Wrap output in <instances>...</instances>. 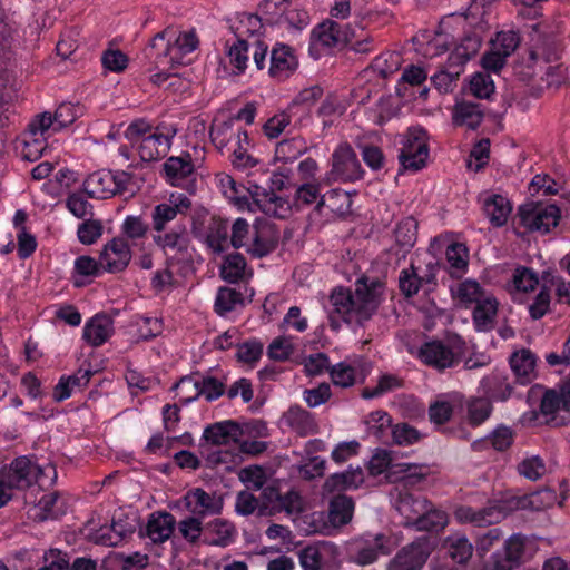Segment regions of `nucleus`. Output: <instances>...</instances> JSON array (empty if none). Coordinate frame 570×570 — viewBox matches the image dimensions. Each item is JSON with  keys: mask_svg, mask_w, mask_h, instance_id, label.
I'll list each match as a JSON object with an SVG mask.
<instances>
[{"mask_svg": "<svg viewBox=\"0 0 570 570\" xmlns=\"http://www.w3.org/2000/svg\"><path fill=\"white\" fill-rule=\"evenodd\" d=\"M163 171L168 184L183 187L185 181L195 173V165L189 153L170 156L163 164Z\"/></svg>", "mask_w": 570, "mask_h": 570, "instance_id": "nucleus-17", "label": "nucleus"}, {"mask_svg": "<svg viewBox=\"0 0 570 570\" xmlns=\"http://www.w3.org/2000/svg\"><path fill=\"white\" fill-rule=\"evenodd\" d=\"M169 145V138L163 134H150L144 137L138 151L142 161H154L163 157Z\"/></svg>", "mask_w": 570, "mask_h": 570, "instance_id": "nucleus-32", "label": "nucleus"}, {"mask_svg": "<svg viewBox=\"0 0 570 570\" xmlns=\"http://www.w3.org/2000/svg\"><path fill=\"white\" fill-rule=\"evenodd\" d=\"M191 232L195 238L205 244L207 249L215 255H220L228 248L229 224L227 219L212 216L202 226L194 223Z\"/></svg>", "mask_w": 570, "mask_h": 570, "instance_id": "nucleus-9", "label": "nucleus"}, {"mask_svg": "<svg viewBox=\"0 0 570 570\" xmlns=\"http://www.w3.org/2000/svg\"><path fill=\"white\" fill-rule=\"evenodd\" d=\"M492 404L488 399L479 397L468 403V420L472 426L482 424L491 414Z\"/></svg>", "mask_w": 570, "mask_h": 570, "instance_id": "nucleus-53", "label": "nucleus"}, {"mask_svg": "<svg viewBox=\"0 0 570 570\" xmlns=\"http://www.w3.org/2000/svg\"><path fill=\"white\" fill-rule=\"evenodd\" d=\"M350 40V32L342 30L340 23L326 20L317 24L311 33L309 55L318 59L325 51L344 46Z\"/></svg>", "mask_w": 570, "mask_h": 570, "instance_id": "nucleus-10", "label": "nucleus"}, {"mask_svg": "<svg viewBox=\"0 0 570 570\" xmlns=\"http://www.w3.org/2000/svg\"><path fill=\"white\" fill-rule=\"evenodd\" d=\"M487 297L483 288L476 281L466 279L459 285L458 298L466 307L471 304H478Z\"/></svg>", "mask_w": 570, "mask_h": 570, "instance_id": "nucleus-52", "label": "nucleus"}, {"mask_svg": "<svg viewBox=\"0 0 570 570\" xmlns=\"http://www.w3.org/2000/svg\"><path fill=\"white\" fill-rule=\"evenodd\" d=\"M352 205L351 196L347 191L342 189H332L328 193L321 196L320 200L315 206V210L321 213L324 206L328 207L330 210L337 215H345L350 212Z\"/></svg>", "mask_w": 570, "mask_h": 570, "instance_id": "nucleus-34", "label": "nucleus"}, {"mask_svg": "<svg viewBox=\"0 0 570 570\" xmlns=\"http://www.w3.org/2000/svg\"><path fill=\"white\" fill-rule=\"evenodd\" d=\"M385 291V283L377 277L361 276L355 291L336 287L330 295V326L337 331L340 321L364 326L376 314Z\"/></svg>", "mask_w": 570, "mask_h": 570, "instance_id": "nucleus-1", "label": "nucleus"}, {"mask_svg": "<svg viewBox=\"0 0 570 570\" xmlns=\"http://www.w3.org/2000/svg\"><path fill=\"white\" fill-rule=\"evenodd\" d=\"M279 234L274 224L267 220H256L252 226L250 243L247 246V253L262 258L271 254L278 245Z\"/></svg>", "mask_w": 570, "mask_h": 570, "instance_id": "nucleus-13", "label": "nucleus"}, {"mask_svg": "<svg viewBox=\"0 0 570 570\" xmlns=\"http://www.w3.org/2000/svg\"><path fill=\"white\" fill-rule=\"evenodd\" d=\"M331 380L334 385L341 387H350L355 384V368L344 362L328 368Z\"/></svg>", "mask_w": 570, "mask_h": 570, "instance_id": "nucleus-58", "label": "nucleus"}, {"mask_svg": "<svg viewBox=\"0 0 570 570\" xmlns=\"http://www.w3.org/2000/svg\"><path fill=\"white\" fill-rule=\"evenodd\" d=\"M448 524V514L434 508L433 503H429V508L423 510V513L416 518L413 524L410 528L415 529L416 531H426V532H439L445 528Z\"/></svg>", "mask_w": 570, "mask_h": 570, "instance_id": "nucleus-30", "label": "nucleus"}, {"mask_svg": "<svg viewBox=\"0 0 570 570\" xmlns=\"http://www.w3.org/2000/svg\"><path fill=\"white\" fill-rule=\"evenodd\" d=\"M518 217L528 230L547 234L558 225L561 213L556 205L529 202L518 208Z\"/></svg>", "mask_w": 570, "mask_h": 570, "instance_id": "nucleus-7", "label": "nucleus"}, {"mask_svg": "<svg viewBox=\"0 0 570 570\" xmlns=\"http://www.w3.org/2000/svg\"><path fill=\"white\" fill-rule=\"evenodd\" d=\"M558 499L554 490L543 488L527 494V504L529 511H542L553 507Z\"/></svg>", "mask_w": 570, "mask_h": 570, "instance_id": "nucleus-50", "label": "nucleus"}, {"mask_svg": "<svg viewBox=\"0 0 570 570\" xmlns=\"http://www.w3.org/2000/svg\"><path fill=\"white\" fill-rule=\"evenodd\" d=\"M470 91L479 99H489L494 92V82L489 73L476 72L470 79Z\"/></svg>", "mask_w": 570, "mask_h": 570, "instance_id": "nucleus-57", "label": "nucleus"}, {"mask_svg": "<svg viewBox=\"0 0 570 570\" xmlns=\"http://www.w3.org/2000/svg\"><path fill=\"white\" fill-rule=\"evenodd\" d=\"M179 534L190 544H197L204 537L205 527L203 519L196 515H189L176 523Z\"/></svg>", "mask_w": 570, "mask_h": 570, "instance_id": "nucleus-47", "label": "nucleus"}, {"mask_svg": "<svg viewBox=\"0 0 570 570\" xmlns=\"http://www.w3.org/2000/svg\"><path fill=\"white\" fill-rule=\"evenodd\" d=\"M485 108L480 102L469 100L458 101L452 111V120L456 126H465L475 130L482 124Z\"/></svg>", "mask_w": 570, "mask_h": 570, "instance_id": "nucleus-25", "label": "nucleus"}, {"mask_svg": "<svg viewBox=\"0 0 570 570\" xmlns=\"http://www.w3.org/2000/svg\"><path fill=\"white\" fill-rule=\"evenodd\" d=\"M101 264L105 272H122L131 259V249L125 237H114L100 253Z\"/></svg>", "mask_w": 570, "mask_h": 570, "instance_id": "nucleus-14", "label": "nucleus"}, {"mask_svg": "<svg viewBox=\"0 0 570 570\" xmlns=\"http://www.w3.org/2000/svg\"><path fill=\"white\" fill-rule=\"evenodd\" d=\"M114 334V320L105 314H96L85 325L82 338L92 347L101 346Z\"/></svg>", "mask_w": 570, "mask_h": 570, "instance_id": "nucleus-21", "label": "nucleus"}, {"mask_svg": "<svg viewBox=\"0 0 570 570\" xmlns=\"http://www.w3.org/2000/svg\"><path fill=\"white\" fill-rule=\"evenodd\" d=\"M250 195L258 208L268 216L285 218L291 212L288 200L277 196L273 190L254 186Z\"/></svg>", "mask_w": 570, "mask_h": 570, "instance_id": "nucleus-18", "label": "nucleus"}, {"mask_svg": "<svg viewBox=\"0 0 570 570\" xmlns=\"http://www.w3.org/2000/svg\"><path fill=\"white\" fill-rule=\"evenodd\" d=\"M131 179L130 173L101 169L85 179L83 189L90 198L106 199L126 193Z\"/></svg>", "mask_w": 570, "mask_h": 570, "instance_id": "nucleus-5", "label": "nucleus"}, {"mask_svg": "<svg viewBox=\"0 0 570 570\" xmlns=\"http://www.w3.org/2000/svg\"><path fill=\"white\" fill-rule=\"evenodd\" d=\"M490 509L498 512L500 515L498 518V523L503 520L508 514L519 511V510H528L527 504V494L522 495H507L505 498L490 503Z\"/></svg>", "mask_w": 570, "mask_h": 570, "instance_id": "nucleus-48", "label": "nucleus"}, {"mask_svg": "<svg viewBox=\"0 0 570 570\" xmlns=\"http://www.w3.org/2000/svg\"><path fill=\"white\" fill-rule=\"evenodd\" d=\"M104 226L101 220L86 218L83 223L78 226L77 236L81 244H95L102 235Z\"/></svg>", "mask_w": 570, "mask_h": 570, "instance_id": "nucleus-54", "label": "nucleus"}, {"mask_svg": "<svg viewBox=\"0 0 570 570\" xmlns=\"http://www.w3.org/2000/svg\"><path fill=\"white\" fill-rule=\"evenodd\" d=\"M364 482V473L361 466L353 468L352 465L344 472L331 474L323 484V491L326 493H337L357 489Z\"/></svg>", "mask_w": 570, "mask_h": 570, "instance_id": "nucleus-23", "label": "nucleus"}, {"mask_svg": "<svg viewBox=\"0 0 570 570\" xmlns=\"http://www.w3.org/2000/svg\"><path fill=\"white\" fill-rule=\"evenodd\" d=\"M399 288L401 293L407 298L413 297L419 293L421 288V282L414 265H411L409 268H404L400 272Z\"/></svg>", "mask_w": 570, "mask_h": 570, "instance_id": "nucleus-56", "label": "nucleus"}, {"mask_svg": "<svg viewBox=\"0 0 570 570\" xmlns=\"http://www.w3.org/2000/svg\"><path fill=\"white\" fill-rule=\"evenodd\" d=\"M481 43L482 40L479 35L469 33L455 46L449 58L452 62L454 61V63L463 68V66L479 52Z\"/></svg>", "mask_w": 570, "mask_h": 570, "instance_id": "nucleus-38", "label": "nucleus"}, {"mask_svg": "<svg viewBox=\"0 0 570 570\" xmlns=\"http://www.w3.org/2000/svg\"><path fill=\"white\" fill-rule=\"evenodd\" d=\"M355 503L346 494H335L328 502V521L334 528H341L352 521Z\"/></svg>", "mask_w": 570, "mask_h": 570, "instance_id": "nucleus-27", "label": "nucleus"}, {"mask_svg": "<svg viewBox=\"0 0 570 570\" xmlns=\"http://www.w3.org/2000/svg\"><path fill=\"white\" fill-rule=\"evenodd\" d=\"M367 470L374 476L386 472L390 482H397L396 464L392 462L391 452L385 449L376 450L368 461Z\"/></svg>", "mask_w": 570, "mask_h": 570, "instance_id": "nucleus-37", "label": "nucleus"}, {"mask_svg": "<svg viewBox=\"0 0 570 570\" xmlns=\"http://www.w3.org/2000/svg\"><path fill=\"white\" fill-rule=\"evenodd\" d=\"M237 305H244L243 294L230 287H220L216 294L214 309L219 316L234 311Z\"/></svg>", "mask_w": 570, "mask_h": 570, "instance_id": "nucleus-42", "label": "nucleus"}, {"mask_svg": "<svg viewBox=\"0 0 570 570\" xmlns=\"http://www.w3.org/2000/svg\"><path fill=\"white\" fill-rule=\"evenodd\" d=\"M45 566L38 570H70L69 557L58 549H50L43 556Z\"/></svg>", "mask_w": 570, "mask_h": 570, "instance_id": "nucleus-64", "label": "nucleus"}, {"mask_svg": "<svg viewBox=\"0 0 570 570\" xmlns=\"http://www.w3.org/2000/svg\"><path fill=\"white\" fill-rule=\"evenodd\" d=\"M252 237V226L245 218H237L233 225L230 226V239L228 245L230 244L235 249H239L247 246L250 243Z\"/></svg>", "mask_w": 570, "mask_h": 570, "instance_id": "nucleus-51", "label": "nucleus"}, {"mask_svg": "<svg viewBox=\"0 0 570 570\" xmlns=\"http://www.w3.org/2000/svg\"><path fill=\"white\" fill-rule=\"evenodd\" d=\"M510 365L521 384H528L534 377L535 356L530 350L523 348L513 353Z\"/></svg>", "mask_w": 570, "mask_h": 570, "instance_id": "nucleus-29", "label": "nucleus"}, {"mask_svg": "<svg viewBox=\"0 0 570 570\" xmlns=\"http://www.w3.org/2000/svg\"><path fill=\"white\" fill-rule=\"evenodd\" d=\"M430 502L431 501L421 493L400 491L394 507L404 519L403 525L410 528L416 518L423 513V510L429 508Z\"/></svg>", "mask_w": 570, "mask_h": 570, "instance_id": "nucleus-19", "label": "nucleus"}, {"mask_svg": "<svg viewBox=\"0 0 570 570\" xmlns=\"http://www.w3.org/2000/svg\"><path fill=\"white\" fill-rule=\"evenodd\" d=\"M518 472L531 481H537L544 475L546 464L540 456L533 455L518 464Z\"/></svg>", "mask_w": 570, "mask_h": 570, "instance_id": "nucleus-61", "label": "nucleus"}, {"mask_svg": "<svg viewBox=\"0 0 570 570\" xmlns=\"http://www.w3.org/2000/svg\"><path fill=\"white\" fill-rule=\"evenodd\" d=\"M483 212L494 227H502L508 222L512 205L504 196L493 194L484 198Z\"/></svg>", "mask_w": 570, "mask_h": 570, "instance_id": "nucleus-28", "label": "nucleus"}, {"mask_svg": "<svg viewBox=\"0 0 570 570\" xmlns=\"http://www.w3.org/2000/svg\"><path fill=\"white\" fill-rule=\"evenodd\" d=\"M428 539H417L403 547L390 561L387 570H422L431 554Z\"/></svg>", "mask_w": 570, "mask_h": 570, "instance_id": "nucleus-12", "label": "nucleus"}, {"mask_svg": "<svg viewBox=\"0 0 570 570\" xmlns=\"http://www.w3.org/2000/svg\"><path fill=\"white\" fill-rule=\"evenodd\" d=\"M235 525L223 519H215L205 525L203 543L206 546L227 547L234 541Z\"/></svg>", "mask_w": 570, "mask_h": 570, "instance_id": "nucleus-26", "label": "nucleus"}, {"mask_svg": "<svg viewBox=\"0 0 570 570\" xmlns=\"http://www.w3.org/2000/svg\"><path fill=\"white\" fill-rule=\"evenodd\" d=\"M176 528L175 517L166 511H158L150 514L146 525V537L153 543H164L174 533Z\"/></svg>", "mask_w": 570, "mask_h": 570, "instance_id": "nucleus-24", "label": "nucleus"}, {"mask_svg": "<svg viewBox=\"0 0 570 570\" xmlns=\"http://www.w3.org/2000/svg\"><path fill=\"white\" fill-rule=\"evenodd\" d=\"M429 157L428 135L423 128L411 127L402 139L399 160L404 169L417 171L425 167Z\"/></svg>", "mask_w": 570, "mask_h": 570, "instance_id": "nucleus-8", "label": "nucleus"}, {"mask_svg": "<svg viewBox=\"0 0 570 570\" xmlns=\"http://www.w3.org/2000/svg\"><path fill=\"white\" fill-rule=\"evenodd\" d=\"M66 207L75 217L80 219H86L88 216H94L92 205L87 200V198L83 195L79 193L70 194L67 197Z\"/></svg>", "mask_w": 570, "mask_h": 570, "instance_id": "nucleus-62", "label": "nucleus"}, {"mask_svg": "<svg viewBox=\"0 0 570 570\" xmlns=\"http://www.w3.org/2000/svg\"><path fill=\"white\" fill-rule=\"evenodd\" d=\"M455 517L461 522H471L476 527H485L498 523L500 515L490 509V505H487L479 510H474L471 507H460L455 511Z\"/></svg>", "mask_w": 570, "mask_h": 570, "instance_id": "nucleus-35", "label": "nucleus"}, {"mask_svg": "<svg viewBox=\"0 0 570 570\" xmlns=\"http://www.w3.org/2000/svg\"><path fill=\"white\" fill-rule=\"evenodd\" d=\"M177 207L171 204L161 203L156 205L151 210V229L157 233L166 230L167 225L177 217Z\"/></svg>", "mask_w": 570, "mask_h": 570, "instance_id": "nucleus-49", "label": "nucleus"}, {"mask_svg": "<svg viewBox=\"0 0 570 570\" xmlns=\"http://www.w3.org/2000/svg\"><path fill=\"white\" fill-rule=\"evenodd\" d=\"M185 501L187 510L200 519L219 514L223 509V499L215 493L206 492L202 488L189 490L185 495Z\"/></svg>", "mask_w": 570, "mask_h": 570, "instance_id": "nucleus-15", "label": "nucleus"}, {"mask_svg": "<svg viewBox=\"0 0 570 570\" xmlns=\"http://www.w3.org/2000/svg\"><path fill=\"white\" fill-rule=\"evenodd\" d=\"M462 71L461 66L448 58L445 68L433 75L431 80L440 92H449L453 90Z\"/></svg>", "mask_w": 570, "mask_h": 570, "instance_id": "nucleus-41", "label": "nucleus"}, {"mask_svg": "<svg viewBox=\"0 0 570 570\" xmlns=\"http://www.w3.org/2000/svg\"><path fill=\"white\" fill-rule=\"evenodd\" d=\"M330 551V544L322 542L303 548L298 552L299 563L304 570H322L324 557Z\"/></svg>", "mask_w": 570, "mask_h": 570, "instance_id": "nucleus-39", "label": "nucleus"}, {"mask_svg": "<svg viewBox=\"0 0 570 570\" xmlns=\"http://www.w3.org/2000/svg\"><path fill=\"white\" fill-rule=\"evenodd\" d=\"M498 312V301L493 296H487L475 304L473 309V322L479 331L492 328Z\"/></svg>", "mask_w": 570, "mask_h": 570, "instance_id": "nucleus-36", "label": "nucleus"}, {"mask_svg": "<svg viewBox=\"0 0 570 570\" xmlns=\"http://www.w3.org/2000/svg\"><path fill=\"white\" fill-rule=\"evenodd\" d=\"M394 236L396 244L409 250L417 238V222L413 217L402 219L394 229Z\"/></svg>", "mask_w": 570, "mask_h": 570, "instance_id": "nucleus-44", "label": "nucleus"}, {"mask_svg": "<svg viewBox=\"0 0 570 570\" xmlns=\"http://www.w3.org/2000/svg\"><path fill=\"white\" fill-rule=\"evenodd\" d=\"M466 352L465 342L458 335L448 343L439 340L424 343L419 351V358L428 366L440 372L460 364Z\"/></svg>", "mask_w": 570, "mask_h": 570, "instance_id": "nucleus-4", "label": "nucleus"}, {"mask_svg": "<svg viewBox=\"0 0 570 570\" xmlns=\"http://www.w3.org/2000/svg\"><path fill=\"white\" fill-rule=\"evenodd\" d=\"M524 548L525 538L521 534H513L504 542V560L501 562L505 564L508 570H512L520 564Z\"/></svg>", "mask_w": 570, "mask_h": 570, "instance_id": "nucleus-45", "label": "nucleus"}, {"mask_svg": "<svg viewBox=\"0 0 570 570\" xmlns=\"http://www.w3.org/2000/svg\"><path fill=\"white\" fill-rule=\"evenodd\" d=\"M446 554L459 564L466 563L473 553V546L465 535L452 534L444 540Z\"/></svg>", "mask_w": 570, "mask_h": 570, "instance_id": "nucleus-33", "label": "nucleus"}, {"mask_svg": "<svg viewBox=\"0 0 570 570\" xmlns=\"http://www.w3.org/2000/svg\"><path fill=\"white\" fill-rule=\"evenodd\" d=\"M371 68L381 78H387L399 69V55L394 52L382 53L372 61Z\"/></svg>", "mask_w": 570, "mask_h": 570, "instance_id": "nucleus-60", "label": "nucleus"}, {"mask_svg": "<svg viewBox=\"0 0 570 570\" xmlns=\"http://www.w3.org/2000/svg\"><path fill=\"white\" fill-rule=\"evenodd\" d=\"M57 479L56 466L48 464L39 466L28 456H19L9 465L0 469V508L6 505L13 497V491H23L38 484L46 488Z\"/></svg>", "mask_w": 570, "mask_h": 570, "instance_id": "nucleus-2", "label": "nucleus"}, {"mask_svg": "<svg viewBox=\"0 0 570 570\" xmlns=\"http://www.w3.org/2000/svg\"><path fill=\"white\" fill-rule=\"evenodd\" d=\"M199 39L194 29L180 31L171 27L155 35L150 42V51L156 50L155 59L163 65H181L183 57L195 51Z\"/></svg>", "mask_w": 570, "mask_h": 570, "instance_id": "nucleus-3", "label": "nucleus"}, {"mask_svg": "<svg viewBox=\"0 0 570 570\" xmlns=\"http://www.w3.org/2000/svg\"><path fill=\"white\" fill-rule=\"evenodd\" d=\"M243 429L232 420L216 422L208 425L203 433V439L212 445H227L238 443L243 436Z\"/></svg>", "mask_w": 570, "mask_h": 570, "instance_id": "nucleus-20", "label": "nucleus"}, {"mask_svg": "<svg viewBox=\"0 0 570 570\" xmlns=\"http://www.w3.org/2000/svg\"><path fill=\"white\" fill-rule=\"evenodd\" d=\"M393 442L401 446L412 445L420 441L422 434L409 423L402 422L392 426Z\"/></svg>", "mask_w": 570, "mask_h": 570, "instance_id": "nucleus-55", "label": "nucleus"}, {"mask_svg": "<svg viewBox=\"0 0 570 570\" xmlns=\"http://www.w3.org/2000/svg\"><path fill=\"white\" fill-rule=\"evenodd\" d=\"M153 242L165 255L170 253L184 255L187 253L189 244L187 228L181 224L169 232L154 234Z\"/></svg>", "mask_w": 570, "mask_h": 570, "instance_id": "nucleus-22", "label": "nucleus"}, {"mask_svg": "<svg viewBox=\"0 0 570 570\" xmlns=\"http://www.w3.org/2000/svg\"><path fill=\"white\" fill-rule=\"evenodd\" d=\"M283 421L299 435H307L315 429V422L312 414L298 405L291 406L284 413Z\"/></svg>", "mask_w": 570, "mask_h": 570, "instance_id": "nucleus-31", "label": "nucleus"}, {"mask_svg": "<svg viewBox=\"0 0 570 570\" xmlns=\"http://www.w3.org/2000/svg\"><path fill=\"white\" fill-rule=\"evenodd\" d=\"M332 167L326 173L325 181L333 183H355L362 179L364 170L357 158L356 153L347 142L340 144L332 154Z\"/></svg>", "mask_w": 570, "mask_h": 570, "instance_id": "nucleus-6", "label": "nucleus"}, {"mask_svg": "<svg viewBox=\"0 0 570 570\" xmlns=\"http://www.w3.org/2000/svg\"><path fill=\"white\" fill-rule=\"evenodd\" d=\"M384 539L383 534H375L370 539L356 538L351 540L346 547L348 561L358 566H368L377 560L380 553L389 554Z\"/></svg>", "mask_w": 570, "mask_h": 570, "instance_id": "nucleus-11", "label": "nucleus"}, {"mask_svg": "<svg viewBox=\"0 0 570 570\" xmlns=\"http://www.w3.org/2000/svg\"><path fill=\"white\" fill-rule=\"evenodd\" d=\"M246 268V259L240 253H232L224 257L220 266V277L230 284L243 279Z\"/></svg>", "mask_w": 570, "mask_h": 570, "instance_id": "nucleus-40", "label": "nucleus"}, {"mask_svg": "<svg viewBox=\"0 0 570 570\" xmlns=\"http://www.w3.org/2000/svg\"><path fill=\"white\" fill-rule=\"evenodd\" d=\"M149 230V225L141 216L129 215L121 225V233L126 238L140 239L144 238Z\"/></svg>", "mask_w": 570, "mask_h": 570, "instance_id": "nucleus-59", "label": "nucleus"}, {"mask_svg": "<svg viewBox=\"0 0 570 570\" xmlns=\"http://www.w3.org/2000/svg\"><path fill=\"white\" fill-rule=\"evenodd\" d=\"M193 385L196 390V394L185 399L183 401L185 404L196 400L200 395H204L208 402H212L222 396L225 392V385L213 376L204 377L202 382L195 381Z\"/></svg>", "mask_w": 570, "mask_h": 570, "instance_id": "nucleus-43", "label": "nucleus"}, {"mask_svg": "<svg viewBox=\"0 0 570 570\" xmlns=\"http://www.w3.org/2000/svg\"><path fill=\"white\" fill-rule=\"evenodd\" d=\"M367 431L377 439H382L387 429H392L391 416L385 411H374L366 419Z\"/></svg>", "mask_w": 570, "mask_h": 570, "instance_id": "nucleus-63", "label": "nucleus"}, {"mask_svg": "<svg viewBox=\"0 0 570 570\" xmlns=\"http://www.w3.org/2000/svg\"><path fill=\"white\" fill-rule=\"evenodd\" d=\"M298 68V59L293 48L285 43H276L271 52L269 75L278 80H286Z\"/></svg>", "mask_w": 570, "mask_h": 570, "instance_id": "nucleus-16", "label": "nucleus"}, {"mask_svg": "<svg viewBox=\"0 0 570 570\" xmlns=\"http://www.w3.org/2000/svg\"><path fill=\"white\" fill-rule=\"evenodd\" d=\"M234 119H228L219 124L214 122L209 129V137L214 146L223 151L228 144L235 139Z\"/></svg>", "mask_w": 570, "mask_h": 570, "instance_id": "nucleus-46", "label": "nucleus"}]
</instances>
